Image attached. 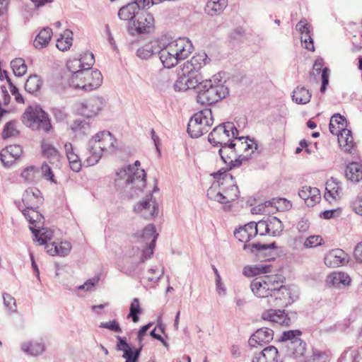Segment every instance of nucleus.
Here are the masks:
<instances>
[{
    "mask_svg": "<svg viewBox=\"0 0 362 362\" xmlns=\"http://www.w3.org/2000/svg\"><path fill=\"white\" fill-rule=\"evenodd\" d=\"M210 61L205 52L197 53L189 60L186 61L177 72L174 89L176 91L194 89L203 78L201 69Z\"/></svg>",
    "mask_w": 362,
    "mask_h": 362,
    "instance_id": "f257e3e1",
    "label": "nucleus"
},
{
    "mask_svg": "<svg viewBox=\"0 0 362 362\" xmlns=\"http://www.w3.org/2000/svg\"><path fill=\"white\" fill-rule=\"evenodd\" d=\"M247 140L248 137H240L220 146L218 154L223 163L228 165V170L241 165L243 161L251 158L254 153L253 148L257 149V144L254 139H250V143Z\"/></svg>",
    "mask_w": 362,
    "mask_h": 362,
    "instance_id": "f03ea898",
    "label": "nucleus"
},
{
    "mask_svg": "<svg viewBox=\"0 0 362 362\" xmlns=\"http://www.w3.org/2000/svg\"><path fill=\"white\" fill-rule=\"evenodd\" d=\"M140 162L136 160L133 165H125L116 173V185L124 188L125 192L130 191L129 197L132 198L142 192L146 187V173L139 168Z\"/></svg>",
    "mask_w": 362,
    "mask_h": 362,
    "instance_id": "7ed1b4c3",
    "label": "nucleus"
},
{
    "mask_svg": "<svg viewBox=\"0 0 362 362\" xmlns=\"http://www.w3.org/2000/svg\"><path fill=\"white\" fill-rule=\"evenodd\" d=\"M214 178L216 180L218 187H221L223 192H216V184L214 183L207 191L209 199L221 204H226L238 198L240 191L231 174L219 170L214 175Z\"/></svg>",
    "mask_w": 362,
    "mask_h": 362,
    "instance_id": "20e7f679",
    "label": "nucleus"
},
{
    "mask_svg": "<svg viewBox=\"0 0 362 362\" xmlns=\"http://www.w3.org/2000/svg\"><path fill=\"white\" fill-rule=\"evenodd\" d=\"M116 139L108 131L98 133L88 143V156L85 162L92 166L98 163L103 152H113L116 149Z\"/></svg>",
    "mask_w": 362,
    "mask_h": 362,
    "instance_id": "39448f33",
    "label": "nucleus"
},
{
    "mask_svg": "<svg viewBox=\"0 0 362 362\" xmlns=\"http://www.w3.org/2000/svg\"><path fill=\"white\" fill-rule=\"evenodd\" d=\"M194 88L197 89V102L204 105L216 103L226 98L229 93L228 88L220 83V81L216 83L211 79L204 80L202 78Z\"/></svg>",
    "mask_w": 362,
    "mask_h": 362,
    "instance_id": "423d86ee",
    "label": "nucleus"
},
{
    "mask_svg": "<svg viewBox=\"0 0 362 362\" xmlns=\"http://www.w3.org/2000/svg\"><path fill=\"white\" fill-rule=\"evenodd\" d=\"M24 124L33 131L49 132L52 124L48 114L40 106H28L22 116Z\"/></svg>",
    "mask_w": 362,
    "mask_h": 362,
    "instance_id": "0eeeda50",
    "label": "nucleus"
},
{
    "mask_svg": "<svg viewBox=\"0 0 362 362\" xmlns=\"http://www.w3.org/2000/svg\"><path fill=\"white\" fill-rule=\"evenodd\" d=\"M346 120L340 114H334L330 119L329 129L331 134L337 135L340 147L346 152L351 153L354 139L351 131L346 128Z\"/></svg>",
    "mask_w": 362,
    "mask_h": 362,
    "instance_id": "6e6552de",
    "label": "nucleus"
},
{
    "mask_svg": "<svg viewBox=\"0 0 362 362\" xmlns=\"http://www.w3.org/2000/svg\"><path fill=\"white\" fill-rule=\"evenodd\" d=\"M103 82V76L98 69H79L73 79H70L69 85L74 88H81L90 91L98 88Z\"/></svg>",
    "mask_w": 362,
    "mask_h": 362,
    "instance_id": "1a4fd4ad",
    "label": "nucleus"
},
{
    "mask_svg": "<svg viewBox=\"0 0 362 362\" xmlns=\"http://www.w3.org/2000/svg\"><path fill=\"white\" fill-rule=\"evenodd\" d=\"M212 112L210 109H204L190 118L187 124V132L192 138H198L209 132L213 124Z\"/></svg>",
    "mask_w": 362,
    "mask_h": 362,
    "instance_id": "9d476101",
    "label": "nucleus"
},
{
    "mask_svg": "<svg viewBox=\"0 0 362 362\" xmlns=\"http://www.w3.org/2000/svg\"><path fill=\"white\" fill-rule=\"evenodd\" d=\"M239 131L233 122L222 123L211 132L208 140L214 146H222L238 139Z\"/></svg>",
    "mask_w": 362,
    "mask_h": 362,
    "instance_id": "9b49d317",
    "label": "nucleus"
},
{
    "mask_svg": "<svg viewBox=\"0 0 362 362\" xmlns=\"http://www.w3.org/2000/svg\"><path fill=\"white\" fill-rule=\"evenodd\" d=\"M297 298L295 286H279L272 291L271 299H269L268 302L276 306H287L294 302Z\"/></svg>",
    "mask_w": 362,
    "mask_h": 362,
    "instance_id": "f8f14e48",
    "label": "nucleus"
},
{
    "mask_svg": "<svg viewBox=\"0 0 362 362\" xmlns=\"http://www.w3.org/2000/svg\"><path fill=\"white\" fill-rule=\"evenodd\" d=\"M134 211L145 219H152L158 214V205L150 193L134 206Z\"/></svg>",
    "mask_w": 362,
    "mask_h": 362,
    "instance_id": "ddd939ff",
    "label": "nucleus"
},
{
    "mask_svg": "<svg viewBox=\"0 0 362 362\" xmlns=\"http://www.w3.org/2000/svg\"><path fill=\"white\" fill-rule=\"evenodd\" d=\"M104 105L102 97H92L82 102L77 110L80 115L89 118L98 115Z\"/></svg>",
    "mask_w": 362,
    "mask_h": 362,
    "instance_id": "4468645a",
    "label": "nucleus"
},
{
    "mask_svg": "<svg viewBox=\"0 0 362 362\" xmlns=\"http://www.w3.org/2000/svg\"><path fill=\"white\" fill-rule=\"evenodd\" d=\"M117 339L116 349L123 351L122 357L126 359L125 362H139L143 345L137 349H134L127 342L124 337L118 335Z\"/></svg>",
    "mask_w": 362,
    "mask_h": 362,
    "instance_id": "2eb2a0df",
    "label": "nucleus"
},
{
    "mask_svg": "<svg viewBox=\"0 0 362 362\" xmlns=\"http://www.w3.org/2000/svg\"><path fill=\"white\" fill-rule=\"evenodd\" d=\"M170 44L179 62L187 59L194 49L191 40L187 37H178Z\"/></svg>",
    "mask_w": 362,
    "mask_h": 362,
    "instance_id": "dca6fc26",
    "label": "nucleus"
},
{
    "mask_svg": "<svg viewBox=\"0 0 362 362\" xmlns=\"http://www.w3.org/2000/svg\"><path fill=\"white\" fill-rule=\"evenodd\" d=\"M274 337V331L267 327L258 329L251 335L248 340L249 346L251 348L262 347L269 344Z\"/></svg>",
    "mask_w": 362,
    "mask_h": 362,
    "instance_id": "f3484780",
    "label": "nucleus"
},
{
    "mask_svg": "<svg viewBox=\"0 0 362 362\" xmlns=\"http://www.w3.org/2000/svg\"><path fill=\"white\" fill-rule=\"evenodd\" d=\"M262 319L282 326H290L294 321L284 310L279 309H271L263 313Z\"/></svg>",
    "mask_w": 362,
    "mask_h": 362,
    "instance_id": "a211bd4d",
    "label": "nucleus"
},
{
    "mask_svg": "<svg viewBox=\"0 0 362 362\" xmlns=\"http://www.w3.org/2000/svg\"><path fill=\"white\" fill-rule=\"evenodd\" d=\"M23 153V148L20 145H10L0 152V160L4 167L11 166L15 160L19 158Z\"/></svg>",
    "mask_w": 362,
    "mask_h": 362,
    "instance_id": "6ab92c4d",
    "label": "nucleus"
},
{
    "mask_svg": "<svg viewBox=\"0 0 362 362\" xmlns=\"http://www.w3.org/2000/svg\"><path fill=\"white\" fill-rule=\"evenodd\" d=\"M42 197L41 192L37 188H28L23 194L22 202L25 207L21 209H38Z\"/></svg>",
    "mask_w": 362,
    "mask_h": 362,
    "instance_id": "aec40b11",
    "label": "nucleus"
},
{
    "mask_svg": "<svg viewBox=\"0 0 362 362\" xmlns=\"http://www.w3.org/2000/svg\"><path fill=\"white\" fill-rule=\"evenodd\" d=\"M250 288L258 298H268L271 299L272 291L275 287H271L269 283L262 280V279L256 278L250 284Z\"/></svg>",
    "mask_w": 362,
    "mask_h": 362,
    "instance_id": "412c9836",
    "label": "nucleus"
},
{
    "mask_svg": "<svg viewBox=\"0 0 362 362\" xmlns=\"http://www.w3.org/2000/svg\"><path fill=\"white\" fill-rule=\"evenodd\" d=\"M346 257L347 255L343 250L334 249L326 254L324 262L327 267L336 268L344 264Z\"/></svg>",
    "mask_w": 362,
    "mask_h": 362,
    "instance_id": "4be33fe9",
    "label": "nucleus"
},
{
    "mask_svg": "<svg viewBox=\"0 0 362 362\" xmlns=\"http://www.w3.org/2000/svg\"><path fill=\"white\" fill-rule=\"evenodd\" d=\"M158 55L165 68H173L180 62L170 42L159 50Z\"/></svg>",
    "mask_w": 362,
    "mask_h": 362,
    "instance_id": "5701e85b",
    "label": "nucleus"
},
{
    "mask_svg": "<svg viewBox=\"0 0 362 362\" xmlns=\"http://www.w3.org/2000/svg\"><path fill=\"white\" fill-rule=\"evenodd\" d=\"M147 247L142 250L141 257L138 264H132L129 267L124 268L125 273L130 276L140 275L141 269H139V264L144 263L147 259H150L153 254V249L155 245L146 244Z\"/></svg>",
    "mask_w": 362,
    "mask_h": 362,
    "instance_id": "b1692460",
    "label": "nucleus"
},
{
    "mask_svg": "<svg viewBox=\"0 0 362 362\" xmlns=\"http://www.w3.org/2000/svg\"><path fill=\"white\" fill-rule=\"evenodd\" d=\"M252 362H280L277 348L274 346L264 348L259 354L253 357Z\"/></svg>",
    "mask_w": 362,
    "mask_h": 362,
    "instance_id": "393cba45",
    "label": "nucleus"
},
{
    "mask_svg": "<svg viewBox=\"0 0 362 362\" xmlns=\"http://www.w3.org/2000/svg\"><path fill=\"white\" fill-rule=\"evenodd\" d=\"M298 195L305 200L308 206L315 205L321 198L320 190L309 186H303L298 192Z\"/></svg>",
    "mask_w": 362,
    "mask_h": 362,
    "instance_id": "a878e982",
    "label": "nucleus"
},
{
    "mask_svg": "<svg viewBox=\"0 0 362 362\" xmlns=\"http://www.w3.org/2000/svg\"><path fill=\"white\" fill-rule=\"evenodd\" d=\"M306 343L301 339L297 340L296 342H290V345L285 347L286 349V354L303 361L305 359L304 355L306 351Z\"/></svg>",
    "mask_w": 362,
    "mask_h": 362,
    "instance_id": "bb28decb",
    "label": "nucleus"
},
{
    "mask_svg": "<svg viewBox=\"0 0 362 362\" xmlns=\"http://www.w3.org/2000/svg\"><path fill=\"white\" fill-rule=\"evenodd\" d=\"M234 235L240 242L247 243L250 241L257 235L255 222H250L244 226L240 227L234 232Z\"/></svg>",
    "mask_w": 362,
    "mask_h": 362,
    "instance_id": "cd10ccee",
    "label": "nucleus"
},
{
    "mask_svg": "<svg viewBox=\"0 0 362 362\" xmlns=\"http://www.w3.org/2000/svg\"><path fill=\"white\" fill-rule=\"evenodd\" d=\"M296 29L300 34V40L308 50L314 49L313 40L311 36L312 24H296Z\"/></svg>",
    "mask_w": 362,
    "mask_h": 362,
    "instance_id": "c85d7f7f",
    "label": "nucleus"
},
{
    "mask_svg": "<svg viewBox=\"0 0 362 362\" xmlns=\"http://www.w3.org/2000/svg\"><path fill=\"white\" fill-rule=\"evenodd\" d=\"M25 218L35 228H40L44 223V216L37 211V209H21V205L18 206Z\"/></svg>",
    "mask_w": 362,
    "mask_h": 362,
    "instance_id": "c756f323",
    "label": "nucleus"
},
{
    "mask_svg": "<svg viewBox=\"0 0 362 362\" xmlns=\"http://www.w3.org/2000/svg\"><path fill=\"white\" fill-rule=\"evenodd\" d=\"M139 9L136 4L130 3L122 7L118 12L120 20L124 21H132L139 13Z\"/></svg>",
    "mask_w": 362,
    "mask_h": 362,
    "instance_id": "7c9ffc66",
    "label": "nucleus"
},
{
    "mask_svg": "<svg viewBox=\"0 0 362 362\" xmlns=\"http://www.w3.org/2000/svg\"><path fill=\"white\" fill-rule=\"evenodd\" d=\"M52 36V30L49 27L43 28L36 36L33 45L36 49H41L47 46Z\"/></svg>",
    "mask_w": 362,
    "mask_h": 362,
    "instance_id": "2f4dec72",
    "label": "nucleus"
},
{
    "mask_svg": "<svg viewBox=\"0 0 362 362\" xmlns=\"http://www.w3.org/2000/svg\"><path fill=\"white\" fill-rule=\"evenodd\" d=\"M21 349L25 354L37 356L42 354L45 350V345L42 341L25 342L21 344Z\"/></svg>",
    "mask_w": 362,
    "mask_h": 362,
    "instance_id": "473e14b6",
    "label": "nucleus"
},
{
    "mask_svg": "<svg viewBox=\"0 0 362 362\" xmlns=\"http://www.w3.org/2000/svg\"><path fill=\"white\" fill-rule=\"evenodd\" d=\"M30 230L35 237L34 240L38 242L41 245H42V243L50 241L53 236L52 230L47 228H44L42 226L40 228L30 226Z\"/></svg>",
    "mask_w": 362,
    "mask_h": 362,
    "instance_id": "72a5a7b5",
    "label": "nucleus"
},
{
    "mask_svg": "<svg viewBox=\"0 0 362 362\" xmlns=\"http://www.w3.org/2000/svg\"><path fill=\"white\" fill-rule=\"evenodd\" d=\"M312 94L304 86H297L292 93L291 98L296 104L305 105L310 101Z\"/></svg>",
    "mask_w": 362,
    "mask_h": 362,
    "instance_id": "f704fd0d",
    "label": "nucleus"
},
{
    "mask_svg": "<svg viewBox=\"0 0 362 362\" xmlns=\"http://www.w3.org/2000/svg\"><path fill=\"white\" fill-rule=\"evenodd\" d=\"M64 148L71 169L74 172H78L81 168V162L79 156L74 152L72 144L66 143Z\"/></svg>",
    "mask_w": 362,
    "mask_h": 362,
    "instance_id": "c9c22d12",
    "label": "nucleus"
},
{
    "mask_svg": "<svg viewBox=\"0 0 362 362\" xmlns=\"http://www.w3.org/2000/svg\"><path fill=\"white\" fill-rule=\"evenodd\" d=\"M40 146L42 156L48 159L50 163L59 160L60 153L52 144L42 141Z\"/></svg>",
    "mask_w": 362,
    "mask_h": 362,
    "instance_id": "e433bc0d",
    "label": "nucleus"
},
{
    "mask_svg": "<svg viewBox=\"0 0 362 362\" xmlns=\"http://www.w3.org/2000/svg\"><path fill=\"white\" fill-rule=\"evenodd\" d=\"M345 176L351 182H359L362 180V165L356 162L349 163L346 168Z\"/></svg>",
    "mask_w": 362,
    "mask_h": 362,
    "instance_id": "4c0bfd02",
    "label": "nucleus"
},
{
    "mask_svg": "<svg viewBox=\"0 0 362 362\" xmlns=\"http://www.w3.org/2000/svg\"><path fill=\"white\" fill-rule=\"evenodd\" d=\"M42 86V81L37 74L30 75L25 81V90L31 94L36 95Z\"/></svg>",
    "mask_w": 362,
    "mask_h": 362,
    "instance_id": "58836bf2",
    "label": "nucleus"
},
{
    "mask_svg": "<svg viewBox=\"0 0 362 362\" xmlns=\"http://www.w3.org/2000/svg\"><path fill=\"white\" fill-rule=\"evenodd\" d=\"M73 43V33L66 29L57 40L56 47L62 52H66L70 49Z\"/></svg>",
    "mask_w": 362,
    "mask_h": 362,
    "instance_id": "ea45409f",
    "label": "nucleus"
},
{
    "mask_svg": "<svg viewBox=\"0 0 362 362\" xmlns=\"http://www.w3.org/2000/svg\"><path fill=\"white\" fill-rule=\"evenodd\" d=\"M227 4V0H209L205 8L206 12L211 16L219 14L226 7Z\"/></svg>",
    "mask_w": 362,
    "mask_h": 362,
    "instance_id": "a19ab883",
    "label": "nucleus"
},
{
    "mask_svg": "<svg viewBox=\"0 0 362 362\" xmlns=\"http://www.w3.org/2000/svg\"><path fill=\"white\" fill-rule=\"evenodd\" d=\"M267 221L268 223L265 226L269 230V235L274 237L279 236L284 230L282 222L276 216L267 217Z\"/></svg>",
    "mask_w": 362,
    "mask_h": 362,
    "instance_id": "79ce46f5",
    "label": "nucleus"
},
{
    "mask_svg": "<svg viewBox=\"0 0 362 362\" xmlns=\"http://www.w3.org/2000/svg\"><path fill=\"white\" fill-rule=\"evenodd\" d=\"M138 235L144 241H146V244H151V245H156V241L158 235L153 224L147 225Z\"/></svg>",
    "mask_w": 362,
    "mask_h": 362,
    "instance_id": "37998d69",
    "label": "nucleus"
},
{
    "mask_svg": "<svg viewBox=\"0 0 362 362\" xmlns=\"http://www.w3.org/2000/svg\"><path fill=\"white\" fill-rule=\"evenodd\" d=\"M153 24H129L127 32L132 36H143L150 33L153 28Z\"/></svg>",
    "mask_w": 362,
    "mask_h": 362,
    "instance_id": "c03bdc74",
    "label": "nucleus"
},
{
    "mask_svg": "<svg viewBox=\"0 0 362 362\" xmlns=\"http://www.w3.org/2000/svg\"><path fill=\"white\" fill-rule=\"evenodd\" d=\"M39 168L35 165H30L23 170L21 176L27 183H35L39 180Z\"/></svg>",
    "mask_w": 362,
    "mask_h": 362,
    "instance_id": "a18cd8bd",
    "label": "nucleus"
},
{
    "mask_svg": "<svg viewBox=\"0 0 362 362\" xmlns=\"http://www.w3.org/2000/svg\"><path fill=\"white\" fill-rule=\"evenodd\" d=\"M271 272V265L258 264L255 266H247L243 268V273L245 276H253Z\"/></svg>",
    "mask_w": 362,
    "mask_h": 362,
    "instance_id": "49530a36",
    "label": "nucleus"
},
{
    "mask_svg": "<svg viewBox=\"0 0 362 362\" xmlns=\"http://www.w3.org/2000/svg\"><path fill=\"white\" fill-rule=\"evenodd\" d=\"M277 247L275 243H272L270 244H262L260 243H256L252 244H245L243 247L244 250H250L251 252H254L257 251L258 252L257 255H267V252L269 250L276 249Z\"/></svg>",
    "mask_w": 362,
    "mask_h": 362,
    "instance_id": "de8ad7c7",
    "label": "nucleus"
},
{
    "mask_svg": "<svg viewBox=\"0 0 362 362\" xmlns=\"http://www.w3.org/2000/svg\"><path fill=\"white\" fill-rule=\"evenodd\" d=\"M301 334L302 332L299 329L284 331L279 341L282 343L284 347H286L290 345V342H296L297 340L300 339V337Z\"/></svg>",
    "mask_w": 362,
    "mask_h": 362,
    "instance_id": "09e8293b",
    "label": "nucleus"
},
{
    "mask_svg": "<svg viewBox=\"0 0 362 362\" xmlns=\"http://www.w3.org/2000/svg\"><path fill=\"white\" fill-rule=\"evenodd\" d=\"M11 67L16 76H22L27 71V65L22 58H16L11 62Z\"/></svg>",
    "mask_w": 362,
    "mask_h": 362,
    "instance_id": "8fccbe9b",
    "label": "nucleus"
},
{
    "mask_svg": "<svg viewBox=\"0 0 362 362\" xmlns=\"http://www.w3.org/2000/svg\"><path fill=\"white\" fill-rule=\"evenodd\" d=\"M141 308L139 304V300L137 298L133 299L129 307V313L127 318H132L134 322H137L139 320V315L141 314Z\"/></svg>",
    "mask_w": 362,
    "mask_h": 362,
    "instance_id": "3c124183",
    "label": "nucleus"
},
{
    "mask_svg": "<svg viewBox=\"0 0 362 362\" xmlns=\"http://www.w3.org/2000/svg\"><path fill=\"white\" fill-rule=\"evenodd\" d=\"M274 206L277 211H285L288 210L291 208L292 204L290 201L285 198L273 199L272 201H267L264 202L266 205Z\"/></svg>",
    "mask_w": 362,
    "mask_h": 362,
    "instance_id": "603ef678",
    "label": "nucleus"
},
{
    "mask_svg": "<svg viewBox=\"0 0 362 362\" xmlns=\"http://www.w3.org/2000/svg\"><path fill=\"white\" fill-rule=\"evenodd\" d=\"M16 124L17 122L15 120H11L6 123L1 134L4 139L11 136H16L19 134V132L16 129Z\"/></svg>",
    "mask_w": 362,
    "mask_h": 362,
    "instance_id": "864d4df0",
    "label": "nucleus"
},
{
    "mask_svg": "<svg viewBox=\"0 0 362 362\" xmlns=\"http://www.w3.org/2000/svg\"><path fill=\"white\" fill-rule=\"evenodd\" d=\"M90 124L85 120L76 119L71 125V129L73 132H79L82 134H87L90 131Z\"/></svg>",
    "mask_w": 362,
    "mask_h": 362,
    "instance_id": "5fc2aeb1",
    "label": "nucleus"
},
{
    "mask_svg": "<svg viewBox=\"0 0 362 362\" xmlns=\"http://www.w3.org/2000/svg\"><path fill=\"white\" fill-rule=\"evenodd\" d=\"M330 353L328 351L313 349L310 362H329Z\"/></svg>",
    "mask_w": 362,
    "mask_h": 362,
    "instance_id": "6e6d98bb",
    "label": "nucleus"
},
{
    "mask_svg": "<svg viewBox=\"0 0 362 362\" xmlns=\"http://www.w3.org/2000/svg\"><path fill=\"white\" fill-rule=\"evenodd\" d=\"M155 52L153 45L146 44L137 49L136 56L141 59H148L153 55Z\"/></svg>",
    "mask_w": 362,
    "mask_h": 362,
    "instance_id": "4d7b16f0",
    "label": "nucleus"
},
{
    "mask_svg": "<svg viewBox=\"0 0 362 362\" xmlns=\"http://www.w3.org/2000/svg\"><path fill=\"white\" fill-rule=\"evenodd\" d=\"M326 191L331 192L332 194L339 197L340 192L341 191V182L336 178L331 177L326 183Z\"/></svg>",
    "mask_w": 362,
    "mask_h": 362,
    "instance_id": "13d9d810",
    "label": "nucleus"
},
{
    "mask_svg": "<svg viewBox=\"0 0 362 362\" xmlns=\"http://www.w3.org/2000/svg\"><path fill=\"white\" fill-rule=\"evenodd\" d=\"M66 68L70 72L72 73L71 79L74 78V76L76 74H77L78 71H79V69H83L81 62H80V59L77 58L69 59L66 62Z\"/></svg>",
    "mask_w": 362,
    "mask_h": 362,
    "instance_id": "bf43d9fd",
    "label": "nucleus"
},
{
    "mask_svg": "<svg viewBox=\"0 0 362 362\" xmlns=\"http://www.w3.org/2000/svg\"><path fill=\"white\" fill-rule=\"evenodd\" d=\"M42 177L49 181L52 183L57 184V180L54 177V174L51 167L46 163L44 162L40 168Z\"/></svg>",
    "mask_w": 362,
    "mask_h": 362,
    "instance_id": "052dcab7",
    "label": "nucleus"
},
{
    "mask_svg": "<svg viewBox=\"0 0 362 362\" xmlns=\"http://www.w3.org/2000/svg\"><path fill=\"white\" fill-rule=\"evenodd\" d=\"M332 282L334 285L339 286L341 284L344 286H347L351 282V279L349 275L343 272L334 273L332 275Z\"/></svg>",
    "mask_w": 362,
    "mask_h": 362,
    "instance_id": "680f3d73",
    "label": "nucleus"
},
{
    "mask_svg": "<svg viewBox=\"0 0 362 362\" xmlns=\"http://www.w3.org/2000/svg\"><path fill=\"white\" fill-rule=\"evenodd\" d=\"M81 62L83 69H90L95 63V57L92 52H86L79 59Z\"/></svg>",
    "mask_w": 362,
    "mask_h": 362,
    "instance_id": "e2e57ef3",
    "label": "nucleus"
},
{
    "mask_svg": "<svg viewBox=\"0 0 362 362\" xmlns=\"http://www.w3.org/2000/svg\"><path fill=\"white\" fill-rule=\"evenodd\" d=\"M2 296H3L4 304L5 307L10 312H12V313L16 312L17 306L16 304L15 298L7 293H4L2 294Z\"/></svg>",
    "mask_w": 362,
    "mask_h": 362,
    "instance_id": "0e129e2a",
    "label": "nucleus"
},
{
    "mask_svg": "<svg viewBox=\"0 0 362 362\" xmlns=\"http://www.w3.org/2000/svg\"><path fill=\"white\" fill-rule=\"evenodd\" d=\"M99 327L101 328L108 329L115 332H122V329L116 320L100 322Z\"/></svg>",
    "mask_w": 362,
    "mask_h": 362,
    "instance_id": "69168bd1",
    "label": "nucleus"
},
{
    "mask_svg": "<svg viewBox=\"0 0 362 362\" xmlns=\"http://www.w3.org/2000/svg\"><path fill=\"white\" fill-rule=\"evenodd\" d=\"M56 247H57L56 255L62 257L68 255L71 249V245L68 242H62L59 244L57 243Z\"/></svg>",
    "mask_w": 362,
    "mask_h": 362,
    "instance_id": "338daca9",
    "label": "nucleus"
},
{
    "mask_svg": "<svg viewBox=\"0 0 362 362\" xmlns=\"http://www.w3.org/2000/svg\"><path fill=\"white\" fill-rule=\"evenodd\" d=\"M323 241V239L320 235H310L308 237L304 245L306 247H313L320 245Z\"/></svg>",
    "mask_w": 362,
    "mask_h": 362,
    "instance_id": "774afa93",
    "label": "nucleus"
}]
</instances>
